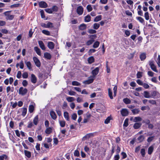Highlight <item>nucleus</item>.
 <instances>
[{
	"label": "nucleus",
	"mask_w": 160,
	"mask_h": 160,
	"mask_svg": "<svg viewBox=\"0 0 160 160\" xmlns=\"http://www.w3.org/2000/svg\"><path fill=\"white\" fill-rule=\"evenodd\" d=\"M108 94L110 98L111 99H113V97L112 95V92L111 89L110 88L108 89Z\"/></svg>",
	"instance_id": "nucleus-25"
},
{
	"label": "nucleus",
	"mask_w": 160,
	"mask_h": 160,
	"mask_svg": "<svg viewBox=\"0 0 160 160\" xmlns=\"http://www.w3.org/2000/svg\"><path fill=\"white\" fill-rule=\"evenodd\" d=\"M100 43L98 41H96L94 43L93 47L94 48H98L99 45Z\"/></svg>",
	"instance_id": "nucleus-38"
},
{
	"label": "nucleus",
	"mask_w": 160,
	"mask_h": 160,
	"mask_svg": "<svg viewBox=\"0 0 160 160\" xmlns=\"http://www.w3.org/2000/svg\"><path fill=\"white\" fill-rule=\"evenodd\" d=\"M45 11L48 13H52L51 8H47L45 9Z\"/></svg>",
	"instance_id": "nucleus-55"
},
{
	"label": "nucleus",
	"mask_w": 160,
	"mask_h": 160,
	"mask_svg": "<svg viewBox=\"0 0 160 160\" xmlns=\"http://www.w3.org/2000/svg\"><path fill=\"white\" fill-rule=\"evenodd\" d=\"M140 58L142 61L144 60L146 58V55L145 53H142L140 56Z\"/></svg>",
	"instance_id": "nucleus-33"
},
{
	"label": "nucleus",
	"mask_w": 160,
	"mask_h": 160,
	"mask_svg": "<svg viewBox=\"0 0 160 160\" xmlns=\"http://www.w3.org/2000/svg\"><path fill=\"white\" fill-rule=\"evenodd\" d=\"M63 115L64 118L67 121H69L70 120V118L69 116V114L67 112H64Z\"/></svg>",
	"instance_id": "nucleus-18"
},
{
	"label": "nucleus",
	"mask_w": 160,
	"mask_h": 160,
	"mask_svg": "<svg viewBox=\"0 0 160 160\" xmlns=\"http://www.w3.org/2000/svg\"><path fill=\"white\" fill-rule=\"evenodd\" d=\"M52 129L51 127H48L46 128L45 132L48 134H50L52 132Z\"/></svg>",
	"instance_id": "nucleus-21"
},
{
	"label": "nucleus",
	"mask_w": 160,
	"mask_h": 160,
	"mask_svg": "<svg viewBox=\"0 0 160 160\" xmlns=\"http://www.w3.org/2000/svg\"><path fill=\"white\" fill-rule=\"evenodd\" d=\"M143 95L144 97L146 98H150L151 97L149 93L147 91H145L144 92Z\"/></svg>",
	"instance_id": "nucleus-20"
},
{
	"label": "nucleus",
	"mask_w": 160,
	"mask_h": 160,
	"mask_svg": "<svg viewBox=\"0 0 160 160\" xmlns=\"http://www.w3.org/2000/svg\"><path fill=\"white\" fill-rule=\"evenodd\" d=\"M40 12L41 15V16L42 18H45V16L44 15V11L42 10L40 11Z\"/></svg>",
	"instance_id": "nucleus-62"
},
{
	"label": "nucleus",
	"mask_w": 160,
	"mask_h": 160,
	"mask_svg": "<svg viewBox=\"0 0 160 160\" xmlns=\"http://www.w3.org/2000/svg\"><path fill=\"white\" fill-rule=\"evenodd\" d=\"M67 100L69 102H71L75 100V98L72 97H68L66 98Z\"/></svg>",
	"instance_id": "nucleus-31"
},
{
	"label": "nucleus",
	"mask_w": 160,
	"mask_h": 160,
	"mask_svg": "<svg viewBox=\"0 0 160 160\" xmlns=\"http://www.w3.org/2000/svg\"><path fill=\"white\" fill-rule=\"evenodd\" d=\"M94 59L93 57L91 56L88 59V62L89 64H91L94 62Z\"/></svg>",
	"instance_id": "nucleus-26"
},
{
	"label": "nucleus",
	"mask_w": 160,
	"mask_h": 160,
	"mask_svg": "<svg viewBox=\"0 0 160 160\" xmlns=\"http://www.w3.org/2000/svg\"><path fill=\"white\" fill-rule=\"evenodd\" d=\"M25 155L28 158H29L31 156V152L27 150H25L24 151Z\"/></svg>",
	"instance_id": "nucleus-30"
},
{
	"label": "nucleus",
	"mask_w": 160,
	"mask_h": 160,
	"mask_svg": "<svg viewBox=\"0 0 160 160\" xmlns=\"http://www.w3.org/2000/svg\"><path fill=\"white\" fill-rule=\"evenodd\" d=\"M75 104L74 102H71L70 104V106L72 109H73L75 107Z\"/></svg>",
	"instance_id": "nucleus-56"
},
{
	"label": "nucleus",
	"mask_w": 160,
	"mask_h": 160,
	"mask_svg": "<svg viewBox=\"0 0 160 160\" xmlns=\"http://www.w3.org/2000/svg\"><path fill=\"white\" fill-rule=\"evenodd\" d=\"M83 111L82 110H79L78 111L77 113L78 115H80L83 114Z\"/></svg>",
	"instance_id": "nucleus-63"
},
{
	"label": "nucleus",
	"mask_w": 160,
	"mask_h": 160,
	"mask_svg": "<svg viewBox=\"0 0 160 160\" xmlns=\"http://www.w3.org/2000/svg\"><path fill=\"white\" fill-rule=\"evenodd\" d=\"M122 115L123 116H127L128 114V112L127 109H123L121 111Z\"/></svg>",
	"instance_id": "nucleus-8"
},
{
	"label": "nucleus",
	"mask_w": 160,
	"mask_h": 160,
	"mask_svg": "<svg viewBox=\"0 0 160 160\" xmlns=\"http://www.w3.org/2000/svg\"><path fill=\"white\" fill-rule=\"evenodd\" d=\"M42 27L44 28H50L53 27V23L50 22H48L47 24L42 23L41 24Z\"/></svg>",
	"instance_id": "nucleus-2"
},
{
	"label": "nucleus",
	"mask_w": 160,
	"mask_h": 160,
	"mask_svg": "<svg viewBox=\"0 0 160 160\" xmlns=\"http://www.w3.org/2000/svg\"><path fill=\"white\" fill-rule=\"evenodd\" d=\"M86 25L85 24H82L80 25L79 28L80 30H83L86 28Z\"/></svg>",
	"instance_id": "nucleus-35"
},
{
	"label": "nucleus",
	"mask_w": 160,
	"mask_h": 160,
	"mask_svg": "<svg viewBox=\"0 0 160 160\" xmlns=\"http://www.w3.org/2000/svg\"><path fill=\"white\" fill-rule=\"evenodd\" d=\"M87 9L88 12H90L92 10V8L91 5H88L87 6Z\"/></svg>",
	"instance_id": "nucleus-47"
},
{
	"label": "nucleus",
	"mask_w": 160,
	"mask_h": 160,
	"mask_svg": "<svg viewBox=\"0 0 160 160\" xmlns=\"http://www.w3.org/2000/svg\"><path fill=\"white\" fill-rule=\"evenodd\" d=\"M21 110L22 111V115L24 117L27 112V109L26 108H23L21 109Z\"/></svg>",
	"instance_id": "nucleus-12"
},
{
	"label": "nucleus",
	"mask_w": 160,
	"mask_h": 160,
	"mask_svg": "<svg viewBox=\"0 0 160 160\" xmlns=\"http://www.w3.org/2000/svg\"><path fill=\"white\" fill-rule=\"evenodd\" d=\"M144 17L147 20H148L149 19V14L148 12H146L144 13Z\"/></svg>",
	"instance_id": "nucleus-39"
},
{
	"label": "nucleus",
	"mask_w": 160,
	"mask_h": 160,
	"mask_svg": "<svg viewBox=\"0 0 160 160\" xmlns=\"http://www.w3.org/2000/svg\"><path fill=\"white\" fill-rule=\"evenodd\" d=\"M102 19L101 15H98L94 19V22H98L100 21Z\"/></svg>",
	"instance_id": "nucleus-32"
},
{
	"label": "nucleus",
	"mask_w": 160,
	"mask_h": 160,
	"mask_svg": "<svg viewBox=\"0 0 160 160\" xmlns=\"http://www.w3.org/2000/svg\"><path fill=\"white\" fill-rule=\"evenodd\" d=\"M72 84L73 86H79L80 85V83L77 81H73L72 82Z\"/></svg>",
	"instance_id": "nucleus-44"
},
{
	"label": "nucleus",
	"mask_w": 160,
	"mask_h": 160,
	"mask_svg": "<svg viewBox=\"0 0 160 160\" xmlns=\"http://www.w3.org/2000/svg\"><path fill=\"white\" fill-rule=\"evenodd\" d=\"M34 109V107L32 105H30L29 106L28 110L30 113H32Z\"/></svg>",
	"instance_id": "nucleus-23"
},
{
	"label": "nucleus",
	"mask_w": 160,
	"mask_h": 160,
	"mask_svg": "<svg viewBox=\"0 0 160 160\" xmlns=\"http://www.w3.org/2000/svg\"><path fill=\"white\" fill-rule=\"evenodd\" d=\"M33 60L35 64L38 67H40L41 66V62L36 57L33 58Z\"/></svg>",
	"instance_id": "nucleus-5"
},
{
	"label": "nucleus",
	"mask_w": 160,
	"mask_h": 160,
	"mask_svg": "<svg viewBox=\"0 0 160 160\" xmlns=\"http://www.w3.org/2000/svg\"><path fill=\"white\" fill-rule=\"evenodd\" d=\"M142 124L140 122H136L133 125V128L135 129L139 128L142 125Z\"/></svg>",
	"instance_id": "nucleus-13"
},
{
	"label": "nucleus",
	"mask_w": 160,
	"mask_h": 160,
	"mask_svg": "<svg viewBox=\"0 0 160 160\" xmlns=\"http://www.w3.org/2000/svg\"><path fill=\"white\" fill-rule=\"evenodd\" d=\"M153 150V147L152 146H151L148 149V154H151Z\"/></svg>",
	"instance_id": "nucleus-34"
},
{
	"label": "nucleus",
	"mask_w": 160,
	"mask_h": 160,
	"mask_svg": "<svg viewBox=\"0 0 160 160\" xmlns=\"http://www.w3.org/2000/svg\"><path fill=\"white\" fill-rule=\"evenodd\" d=\"M93 135L94 134L93 133H88L84 136L83 138L84 139H88L90 137H93Z\"/></svg>",
	"instance_id": "nucleus-19"
},
{
	"label": "nucleus",
	"mask_w": 160,
	"mask_h": 160,
	"mask_svg": "<svg viewBox=\"0 0 160 160\" xmlns=\"http://www.w3.org/2000/svg\"><path fill=\"white\" fill-rule=\"evenodd\" d=\"M7 158V156L5 154L0 156V160H3L5 158Z\"/></svg>",
	"instance_id": "nucleus-64"
},
{
	"label": "nucleus",
	"mask_w": 160,
	"mask_h": 160,
	"mask_svg": "<svg viewBox=\"0 0 160 160\" xmlns=\"http://www.w3.org/2000/svg\"><path fill=\"white\" fill-rule=\"evenodd\" d=\"M128 118H126L125 119L124 121V124L123 125V126L125 127H127L128 125Z\"/></svg>",
	"instance_id": "nucleus-45"
},
{
	"label": "nucleus",
	"mask_w": 160,
	"mask_h": 160,
	"mask_svg": "<svg viewBox=\"0 0 160 160\" xmlns=\"http://www.w3.org/2000/svg\"><path fill=\"white\" fill-rule=\"evenodd\" d=\"M123 102L126 104H128L131 103V101L129 99L126 98L123 99Z\"/></svg>",
	"instance_id": "nucleus-24"
},
{
	"label": "nucleus",
	"mask_w": 160,
	"mask_h": 160,
	"mask_svg": "<svg viewBox=\"0 0 160 160\" xmlns=\"http://www.w3.org/2000/svg\"><path fill=\"white\" fill-rule=\"evenodd\" d=\"M59 122L60 126L62 127H63L65 126V122L64 120L59 121Z\"/></svg>",
	"instance_id": "nucleus-43"
},
{
	"label": "nucleus",
	"mask_w": 160,
	"mask_h": 160,
	"mask_svg": "<svg viewBox=\"0 0 160 160\" xmlns=\"http://www.w3.org/2000/svg\"><path fill=\"white\" fill-rule=\"evenodd\" d=\"M34 49L37 53L39 56L41 55V51L40 49L37 47H35L34 48Z\"/></svg>",
	"instance_id": "nucleus-22"
},
{
	"label": "nucleus",
	"mask_w": 160,
	"mask_h": 160,
	"mask_svg": "<svg viewBox=\"0 0 160 160\" xmlns=\"http://www.w3.org/2000/svg\"><path fill=\"white\" fill-rule=\"evenodd\" d=\"M38 44L41 48L43 50L45 49V48L43 42L41 41H38Z\"/></svg>",
	"instance_id": "nucleus-14"
},
{
	"label": "nucleus",
	"mask_w": 160,
	"mask_h": 160,
	"mask_svg": "<svg viewBox=\"0 0 160 160\" xmlns=\"http://www.w3.org/2000/svg\"><path fill=\"white\" fill-rule=\"evenodd\" d=\"M132 112L133 113V114H138L139 112V110L138 109H132Z\"/></svg>",
	"instance_id": "nucleus-46"
},
{
	"label": "nucleus",
	"mask_w": 160,
	"mask_h": 160,
	"mask_svg": "<svg viewBox=\"0 0 160 160\" xmlns=\"http://www.w3.org/2000/svg\"><path fill=\"white\" fill-rule=\"evenodd\" d=\"M85 22H88L91 20V17L89 15H88L85 17L84 19Z\"/></svg>",
	"instance_id": "nucleus-29"
},
{
	"label": "nucleus",
	"mask_w": 160,
	"mask_h": 160,
	"mask_svg": "<svg viewBox=\"0 0 160 160\" xmlns=\"http://www.w3.org/2000/svg\"><path fill=\"white\" fill-rule=\"evenodd\" d=\"M148 102L152 104H155L156 103V101L154 100H148Z\"/></svg>",
	"instance_id": "nucleus-57"
},
{
	"label": "nucleus",
	"mask_w": 160,
	"mask_h": 160,
	"mask_svg": "<svg viewBox=\"0 0 160 160\" xmlns=\"http://www.w3.org/2000/svg\"><path fill=\"white\" fill-rule=\"evenodd\" d=\"M24 62L28 68L30 70H31L32 67L30 62L29 61H25Z\"/></svg>",
	"instance_id": "nucleus-16"
},
{
	"label": "nucleus",
	"mask_w": 160,
	"mask_h": 160,
	"mask_svg": "<svg viewBox=\"0 0 160 160\" xmlns=\"http://www.w3.org/2000/svg\"><path fill=\"white\" fill-rule=\"evenodd\" d=\"M11 12V11H7L5 12L4 13V14L5 15L7 16L6 18L7 20H12L14 18L13 15H9L8 14Z\"/></svg>",
	"instance_id": "nucleus-4"
},
{
	"label": "nucleus",
	"mask_w": 160,
	"mask_h": 160,
	"mask_svg": "<svg viewBox=\"0 0 160 160\" xmlns=\"http://www.w3.org/2000/svg\"><path fill=\"white\" fill-rule=\"evenodd\" d=\"M74 155L75 156L78 157L79 156V152L77 150H75L74 152Z\"/></svg>",
	"instance_id": "nucleus-54"
},
{
	"label": "nucleus",
	"mask_w": 160,
	"mask_h": 160,
	"mask_svg": "<svg viewBox=\"0 0 160 160\" xmlns=\"http://www.w3.org/2000/svg\"><path fill=\"white\" fill-rule=\"evenodd\" d=\"M83 11V9L82 7L81 6H79L77 8V12L79 15H82Z\"/></svg>",
	"instance_id": "nucleus-7"
},
{
	"label": "nucleus",
	"mask_w": 160,
	"mask_h": 160,
	"mask_svg": "<svg viewBox=\"0 0 160 160\" xmlns=\"http://www.w3.org/2000/svg\"><path fill=\"white\" fill-rule=\"evenodd\" d=\"M48 46L50 49H53L54 48V43L52 42H49L48 43Z\"/></svg>",
	"instance_id": "nucleus-15"
},
{
	"label": "nucleus",
	"mask_w": 160,
	"mask_h": 160,
	"mask_svg": "<svg viewBox=\"0 0 160 160\" xmlns=\"http://www.w3.org/2000/svg\"><path fill=\"white\" fill-rule=\"evenodd\" d=\"M99 68L98 67L96 68L92 71V76L89 78V79L83 82V83L85 84H89L93 82L95 76L98 73Z\"/></svg>",
	"instance_id": "nucleus-1"
},
{
	"label": "nucleus",
	"mask_w": 160,
	"mask_h": 160,
	"mask_svg": "<svg viewBox=\"0 0 160 160\" xmlns=\"http://www.w3.org/2000/svg\"><path fill=\"white\" fill-rule=\"evenodd\" d=\"M50 114L53 120H56L57 118V115L53 111H51L50 112Z\"/></svg>",
	"instance_id": "nucleus-10"
},
{
	"label": "nucleus",
	"mask_w": 160,
	"mask_h": 160,
	"mask_svg": "<svg viewBox=\"0 0 160 160\" xmlns=\"http://www.w3.org/2000/svg\"><path fill=\"white\" fill-rule=\"evenodd\" d=\"M96 31L93 29H91L88 30V32L90 33L94 34L96 33Z\"/></svg>",
	"instance_id": "nucleus-61"
},
{
	"label": "nucleus",
	"mask_w": 160,
	"mask_h": 160,
	"mask_svg": "<svg viewBox=\"0 0 160 160\" xmlns=\"http://www.w3.org/2000/svg\"><path fill=\"white\" fill-rule=\"evenodd\" d=\"M137 19L141 23H144V20L141 17H138L137 18Z\"/></svg>",
	"instance_id": "nucleus-40"
},
{
	"label": "nucleus",
	"mask_w": 160,
	"mask_h": 160,
	"mask_svg": "<svg viewBox=\"0 0 160 160\" xmlns=\"http://www.w3.org/2000/svg\"><path fill=\"white\" fill-rule=\"evenodd\" d=\"M157 63L159 67H160V55H158L157 59Z\"/></svg>",
	"instance_id": "nucleus-59"
},
{
	"label": "nucleus",
	"mask_w": 160,
	"mask_h": 160,
	"mask_svg": "<svg viewBox=\"0 0 160 160\" xmlns=\"http://www.w3.org/2000/svg\"><path fill=\"white\" fill-rule=\"evenodd\" d=\"M38 115L36 116L34 118V119L33 120V122L34 124L36 125H37L38 122Z\"/></svg>",
	"instance_id": "nucleus-28"
},
{
	"label": "nucleus",
	"mask_w": 160,
	"mask_h": 160,
	"mask_svg": "<svg viewBox=\"0 0 160 160\" xmlns=\"http://www.w3.org/2000/svg\"><path fill=\"white\" fill-rule=\"evenodd\" d=\"M148 109V110L150 109V108L148 106H142L141 108V109L142 111H144Z\"/></svg>",
	"instance_id": "nucleus-50"
},
{
	"label": "nucleus",
	"mask_w": 160,
	"mask_h": 160,
	"mask_svg": "<svg viewBox=\"0 0 160 160\" xmlns=\"http://www.w3.org/2000/svg\"><path fill=\"white\" fill-rule=\"evenodd\" d=\"M100 25L98 23H95L93 25V28L95 29H97L99 27Z\"/></svg>",
	"instance_id": "nucleus-48"
},
{
	"label": "nucleus",
	"mask_w": 160,
	"mask_h": 160,
	"mask_svg": "<svg viewBox=\"0 0 160 160\" xmlns=\"http://www.w3.org/2000/svg\"><path fill=\"white\" fill-rule=\"evenodd\" d=\"M39 5L41 8H46L47 7V4L44 1H41L39 2Z\"/></svg>",
	"instance_id": "nucleus-9"
},
{
	"label": "nucleus",
	"mask_w": 160,
	"mask_h": 160,
	"mask_svg": "<svg viewBox=\"0 0 160 160\" xmlns=\"http://www.w3.org/2000/svg\"><path fill=\"white\" fill-rule=\"evenodd\" d=\"M142 120L141 118L139 117H135L134 118V122H137L141 121Z\"/></svg>",
	"instance_id": "nucleus-27"
},
{
	"label": "nucleus",
	"mask_w": 160,
	"mask_h": 160,
	"mask_svg": "<svg viewBox=\"0 0 160 160\" xmlns=\"http://www.w3.org/2000/svg\"><path fill=\"white\" fill-rule=\"evenodd\" d=\"M28 92V90L25 88H23V87H20L19 89V94L22 95H25Z\"/></svg>",
	"instance_id": "nucleus-3"
},
{
	"label": "nucleus",
	"mask_w": 160,
	"mask_h": 160,
	"mask_svg": "<svg viewBox=\"0 0 160 160\" xmlns=\"http://www.w3.org/2000/svg\"><path fill=\"white\" fill-rule=\"evenodd\" d=\"M51 9H52V12H57L58 10V7L57 6H53Z\"/></svg>",
	"instance_id": "nucleus-53"
},
{
	"label": "nucleus",
	"mask_w": 160,
	"mask_h": 160,
	"mask_svg": "<svg viewBox=\"0 0 160 160\" xmlns=\"http://www.w3.org/2000/svg\"><path fill=\"white\" fill-rule=\"evenodd\" d=\"M44 56L45 58L48 59H50L51 57V54L47 52L44 53Z\"/></svg>",
	"instance_id": "nucleus-17"
},
{
	"label": "nucleus",
	"mask_w": 160,
	"mask_h": 160,
	"mask_svg": "<svg viewBox=\"0 0 160 160\" xmlns=\"http://www.w3.org/2000/svg\"><path fill=\"white\" fill-rule=\"evenodd\" d=\"M117 87L116 86H114L113 88L114 96L115 97L116 95Z\"/></svg>",
	"instance_id": "nucleus-49"
},
{
	"label": "nucleus",
	"mask_w": 160,
	"mask_h": 160,
	"mask_svg": "<svg viewBox=\"0 0 160 160\" xmlns=\"http://www.w3.org/2000/svg\"><path fill=\"white\" fill-rule=\"evenodd\" d=\"M77 115L76 113H73L71 115V118L73 120H76L77 118Z\"/></svg>",
	"instance_id": "nucleus-42"
},
{
	"label": "nucleus",
	"mask_w": 160,
	"mask_h": 160,
	"mask_svg": "<svg viewBox=\"0 0 160 160\" xmlns=\"http://www.w3.org/2000/svg\"><path fill=\"white\" fill-rule=\"evenodd\" d=\"M42 32L46 35L49 36L50 35V32L48 31L45 30H43L42 31Z\"/></svg>",
	"instance_id": "nucleus-37"
},
{
	"label": "nucleus",
	"mask_w": 160,
	"mask_h": 160,
	"mask_svg": "<svg viewBox=\"0 0 160 160\" xmlns=\"http://www.w3.org/2000/svg\"><path fill=\"white\" fill-rule=\"evenodd\" d=\"M94 42V40H93V39H91V40H90L87 41V42H86V44L88 46H89L91 45L92 43Z\"/></svg>",
	"instance_id": "nucleus-41"
},
{
	"label": "nucleus",
	"mask_w": 160,
	"mask_h": 160,
	"mask_svg": "<svg viewBox=\"0 0 160 160\" xmlns=\"http://www.w3.org/2000/svg\"><path fill=\"white\" fill-rule=\"evenodd\" d=\"M20 68L21 69H23L24 67V63L23 61H21L19 63Z\"/></svg>",
	"instance_id": "nucleus-58"
},
{
	"label": "nucleus",
	"mask_w": 160,
	"mask_h": 160,
	"mask_svg": "<svg viewBox=\"0 0 160 160\" xmlns=\"http://www.w3.org/2000/svg\"><path fill=\"white\" fill-rule=\"evenodd\" d=\"M110 120H111L110 117H108L107 118L105 119V120L104 121V123L105 124H107L109 122Z\"/></svg>",
	"instance_id": "nucleus-51"
},
{
	"label": "nucleus",
	"mask_w": 160,
	"mask_h": 160,
	"mask_svg": "<svg viewBox=\"0 0 160 160\" xmlns=\"http://www.w3.org/2000/svg\"><path fill=\"white\" fill-rule=\"evenodd\" d=\"M141 153L143 157H144L145 154V150L143 148L141 149Z\"/></svg>",
	"instance_id": "nucleus-60"
},
{
	"label": "nucleus",
	"mask_w": 160,
	"mask_h": 160,
	"mask_svg": "<svg viewBox=\"0 0 160 160\" xmlns=\"http://www.w3.org/2000/svg\"><path fill=\"white\" fill-rule=\"evenodd\" d=\"M144 139V137L143 135H141L137 139L139 142H141L143 141Z\"/></svg>",
	"instance_id": "nucleus-36"
},
{
	"label": "nucleus",
	"mask_w": 160,
	"mask_h": 160,
	"mask_svg": "<svg viewBox=\"0 0 160 160\" xmlns=\"http://www.w3.org/2000/svg\"><path fill=\"white\" fill-rule=\"evenodd\" d=\"M149 64L151 69L155 72H157L158 71L157 70L156 67L154 64L153 62L152 61H150L149 62Z\"/></svg>",
	"instance_id": "nucleus-6"
},
{
	"label": "nucleus",
	"mask_w": 160,
	"mask_h": 160,
	"mask_svg": "<svg viewBox=\"0 0 160 160\" xmlns=\"http://www.w3.org/2000/svg\"><path fill=\"white\" fill-rule=\"evenodd\" d=\"M28 73L26 72H24L22 75V77L24 78H27L28 77Z\"/></svg>",
	"instance_id": "nucleus-52"
},
{
	"label": "nucleus",
	"mask_w": 160,
	"mask_h": 160,
	"mask_svg": "<svg viewBox=\"0 0 160 160\" xmlns=\"http://www.w3.org/2000/svg\"><path fill=\"white\" fill-rule=\"evenodd\" d=\"M31 81L33 83H35L37 81V78L33 74L31 75Z\"/></svg>",
	"instance_id": "nucleus-11"
}]
</instances>
